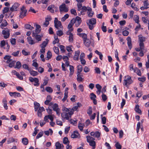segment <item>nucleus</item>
Instances as JSON below:
<instances>
[{
    "label": "nucleus",
    "mask_w": 149,
    "mask_h": 149,
    "mask_svg": "<svg viewBox=\"0 0 149 149\" xmlns=\"http://www.w3.org/2000/svg\"><path fill=\"white\" fill-rule=\"evenodd\" d=\"M39 33H34L33 31L32 36L35 39V41L36 42V43L41 41L42 38L43 37L42 34H38Z\"/></svg>",
    "instance_id": "f257e3e1"
},
{
    "label": "nucleus",
    "mask_w": 149,
    "mask_h": 149,
    "mask_svg": "<svg viewBox=\"0 0 149 149\" xmlns=\"http://www.w3.org/2000/svg\"><path fill=\"white\" fill-rule=\"evenodd\" d=\"M27 12V11L26 7L24 6H22V7L20 8V11L19 15V17L22 19L23 18L26 16Z\"/></svg>",
    "instance_id": "f03ea898"
},
{
    "label": "nucleus",
    "mask_w": 149,
    "mask_h": 149,
    "mask_svg": "<svg viewBox=\"0 0 149 149\" xmlns=\"http://www.w3.org/2000/svg\"><path fill=\"white\" fill-rule=\"evenodd\" d=\"M71 22H72L76 27H78L80 25L81 22V17L78 16H77L75 19L73 18L71 20Z\"/></svg>",
    "instance_id": "7ed1b4c3"
},
{
    "label": "nucleus",
    "mask_w": 149,
    "mask_h": 149,
    "mask_svg": "<svg viewBox=\"0 0 149 149\" xmlns=\"http://www.w3.org/2000/svg\"><path fill=\"white\" fill-rule=\"evenodd\" d=\"M59 11L61 13L62 12L67 13L69 10L68 7H66L65 3H63L59 7Z\"/></svg>",
    "instance_id": "20e7f679"
},
{
    "label": "nucleus",
    "mask_w": 149,
    "mask_h": 149,
    "mask_svg": "<svg viewBox=\"0 0 149 149\" xmlns=\"http://www.w3.org/2000/svg\"><path fill=\"white\" fill-rule=\"evenodd\" d=\"M139 38V46L141 47L144 46L143 42H145L146 40V38L144 37H143L141 34L139 35L138 36Z\"/></svg>",
    "instance_id": "39448f33"
},
{
    "label": "nucleus",
    "mask_w": 149,
    "mask_h": 149,
    "mask_svg": "<svg viewBox=\"0 0 149 149\" xmlns=\"http://www.w3.org/2000/svg\"><path fill=\"white\" fill-rule=\"evenodd\" d=\"M19 6V4L18 3H15L10 8L9 13H10V15L11 13L14 11H16L17 10Z\"/></svg>",
    "instance_id": "423d86ee"
},
{
    "label": "nucleus",
    "mask_w": 149,
    "mask_h": 149,
    "mask_svg": "<svg viewBox=\"0 0 149 149\" xmlns=\"http://www.w3.org/2000/svg\"><path fill=\"white\" fill-rule=\"evenodd\" d=\"M2 34L3 35L5 39H7L9 37L10 33V30L8 28H6L2 31Z\"/></svg>",
    "instance_id": "0eeeda50"
},
{
    "label": "nucleus",
    "mask_w": 149,
    "mask_h": 149,
    "mask_svg": "<svg viewBox=\"0 0 149 149\" xmlns=\"http://www.w3.org/2000/svg\"><path fill=\"white\" fill-rule=\"evenodd\" d=\"M124 84H131L133 82L131 77L129 76H125L124 77Z\"/></svg>",
    "instance_id": "6e6552de"
},
{
    "label": "nucleus",
    "mask_w": 149,
    "mask_h": 149,
    "mask_svg": "<svg viewBox=\"0 0 149 149\" xmlns=\"http://www.w3.org/2000/svg\"><path fill=\"white\" fill-rule=\"evenodd\" d=\"M90 135L91 136L98 138L100 137L101 135V133L99 131H97L95 132H92L90 133Z\"/></svg>",
    "instance_id": "1a4fd4ad"
},
{
    "label": "nucleus",
    "mask_w": 149,
    "mask_h": 149,
    "mask_svg": "<svg viewBox=\"0 0 149 149\" xmlns=\"http://www.w3.org/2000/svg\"><path fill=\"white\" fill-rule=\"evenodd\" d=\"M9 94L10 96L11 97H19L21 96V94L18 92H10L9 93Z\"/></svg>",
    "instance_id": "9d476101"
},
{
    "label": "nucleus",
    "mask_w": 149,
    "mask_h": 149,
    "mask_svg": "<svg viewBox=\"0 0 149 149\" xmlns=\"http://www.w3.org/2000/svg\"><path fill=\"white\" fill-rule=\"evenodd\" d=\"M27 39L29 44L30 45H33L36 43L35 40L33 39L31 36L28 37Z\"/></svg>",
    "instance_id": "9b49d317"
},
{
    "label": "nucleus",
    "mask_w": 149,
    "mask_h": 149,
    "mask_svg": "<svg viewBox=\"0 0 149 149\" xmlns=\"http://www.w3.org/2000/svg\"><path fill=\"white\" fill-rule=\"evenodd\" d=\"M127 44L129 49L130 50L132 48L131 39L130 37L128 36L127 38Z\"/></svg>",
    "instance_id": "f8f14e48"
},
{
    "label": "nucleus",
    "mask_w": 149,
    "mask_h": 149,
    "mask_svg": "<svg viewBox=\"0 0 149 149\" xmlns=\"http://www.w3.org/2000/svg\"><path fill=\"white\" fill-rule=\"evenodd\" d=\"M69 70L70 72L69 73V76L70 77H71L74 73V67L72 65H70Z\"/></svg>",
    "instance_id": "ddd939ff"
},
{
    "label": "nucleus",
    "mask_w": 149,
    "mask_h": 149,
    "mask_svg": "<svg viewBox=\"0 0 149 149\" xmlns=\"http://www.w3.org/2000/svg\"><path fill=\"white\" fill-rule=\"evenodd\" d=\"M84 44L87 47H89L91 45V42L90 40L87 38L83 41Z\"/></svg>",
    "instance_id": "4468645a"
},
{
    "label": "nucleus",
    "mask_w": 149,
    "mask_h": 149,
    "mask_svg": "<svg viewBox=\"0 0 149 149\" xmlns=\"http://www.w3.org/2000/svg\"><path fill=\"white\" fill-rule=\"evenodd\" d=\"M55 146L56 149H62L64 147L63 145L60 144L58 142H57L56 143Z\"/></svg>",
    "instance_id": "2eb2a0df"
},
{
    "label": "nucleus",
    "mask_w": 149,
    "mask_h": 149,
    "mask_svg": "<svg viewBox=\"0 0 149 149\" xmlns=\"http://www.w3.org/2000/svg\"><path fill=\"white\" fill-rule=\"evenodd\" d=\"M61 116L62 118L67 120H69L70 118L68 113L66 112H63L61 113Z\"/></svg>",
    "instance_id": "dca6fc26"
},
{
    "label": "nucleus",
    "mask_w": 149,
    "mask_h": 149,
    "mask_svg": "<svg viewBox=\"0 0 149 149\" xmlns=\"http://www.w3.org/2000/svg\"><path fill=\"white\" fill-rule=\"evenodd\" d=\"M77 35L80 37H82L83 41L87 39V35L85 33H77Z\"/></svg>",
    "instance_id": "f3484780"
},
{
    "label": "nucleus",
    "mask_w": 149,
    "mask_h": 149,
    "mask_svg": "<svg viewBox=\"0 0 149 149\" xmlns=\"http://www.w3.org/2000/svg\"><path fill=\"white\" fill-rule=\"evenodd\" d=\"M29 80L31 82H35L36 84H39V80L38 78H33L32 77H29Z\"/></svg>",
    "instance_id": "a211bd4d"
},
{
    "label": "nucleus",
    "mask_w": 149,
    "mask_h": 149,
    "mask_svg": "<svg viewBox=\"0 0 149 149\" xmlns=\"http://www.w3.org/2000/svg\"><path fill=\"white\" fill-rule=\"evenodd\" d=\"M96 22V19L94 18H92L89 20L88 23L87 22V24H89L92 25H93L94 24H95Z\"/></svg>",
    "instance_id": "6ab92c4d"
},
{
    "label": "nucleus",
    "mask_w": 149,
    "mask_h": 149,
    "mask_svg": "<svg viewBox=\"0 0 149 149\" xmlns=\"http://www.w3.org/2000/svg\"><path fill=\"white\" fill-rule=\"evenodd\" d=\"M79 135V134L77 131H74L73 133L72 134L71 137L72 138H77Z\"/></svg>",
    "instance_id": "aec40b11"
},
{
    "label": "nucleus",
    "mask_w": 149,
    "mask_h": 149,
    "mask_svg": "<svg viewBox=\"0 0 149 149\" xmlns=\"http://www.w3.org/2000/svg\"><path fill=\"white\" fill-rule=\"evenodd\" d=\"M83 70L82 66L81 65H79L77 66V74H81V73Z\"/></svg>",
    "instance_id": "412c9836"
},
{
    "label": "nucleus",
    "mask_w": 149,
    "mask_h": 149,
    "mask_svg": "<svg viewBox=\"0 0 149 149\" xmlns=\"http://www.w3.org/2000/svg\"><path fill=\"white\" fill-rule=\"evenodd\" d=\"M49 40L48 39H45V41H44L40 46L41 48H45L48 43Z\"/></svg>",
    "instance_id": "4be33fe9"
},
{
    "label": "nucleus",
    "mask_w": 149,
    "mask_h": 149,
    "mask_svg": "<svg viewBox=\"0 0 149 149\" xmlns=\"http://www.w3.org/2000/svg\"><path fill=\"white\" fill-rule=\"evenodd\" d=\"M54 26L56 29H60L63 28V26L62 25L61 23V21H59L58 22L56 23V25L54 24Z\"/></svg>",
    "instance_id": "5701e85b"
},
{
    "label": "nucleus",
    "mask_w": 149,
    "mask_h": 149,
    "mask_svg": "<svg viewBox=\"0 0 149 149\" xmlns=\"http://www.w3.org/2000/svg\"><path fill=\"white\" fill-rule=\"evenodd\" d=\"M83 75L82 74H77V80L79 83H80L83 80L82 77Z\"/></svg>",
    "instance_id": "b1692460"
},
{
    "label": "nucleus",
    "mask_w": 149,
    "mask_h": 149,
    "mask_svg": "<svg viewBox=\"0 0 149 149\" xmlns=\"http://www.w3.org/2000/svg\"><path fill=\"white\" fill-rule=\"evenodd\" d=\"M54 5H49L47 8V9L52 13H54Z\"/></svg>",
    "instance_id": "393cba45"
},
{
    "label": "nucleus",
    "mask_w": 149,
    "mask_h": 149,
    "mask_svg": "<svg viewBox=\"0 0 149 149\" xmlns=\"http://www.w3.org/2000/svg\"><path fill=\"white\" fill-rule=\"evenodd\" d=\"M36 29H35V31L34 32V33H39L41 31V28L40 26L38 25L37 24L36 25Z\"/></svg>",
    "instance_id": "a878e982"
},
{
    "label": "nucleus",
    "mask_w": 149,
    "mask_h": 149,
    "mask_svg": "<svg viewBox=\"0 0 149 149\" xmlns=\"http://www.w3.org/2000/svg\"><path fill=\"white\" fill-rule=\"evenodd\" d=\"M22 143L24 145H27L29 143V140L26 138H24L22 139Z\"/></svg>",
    "instance_id": "bb28decb"
},
{
    "label": "nucleus",
    "mask_w": 149,
    "mask_h": 149,
    "mask_svg": "<svg viewBox=\"0 0 149 149\" xmlns=\"http://www.w3.org/2000/svg\"><path fill=\"white\" fill-rule=\"evenodd\" d=\"M14 73L17 76V78L20 80H22L23 79V77L20 75L19 73L17 72L15 70H14Z\"/></svg>",
    "instance_id": "cd10ccee"
},
{
    "label": "nucleus",
    "mask_w": 149,
    "mask_h": 149,
    "mask_svg": "<svg viewBox=\"0 0 149 149\" xmlns=\"http://www.w3.org/2000/svg\"><path fill=\"white\" fill-rule=\"evenodd\" d=\"M86 138L87 139V142H90L92 141H94L95 140V139L90 136H86Z\"/></svg>",
    "instance_id": "c85d7f7f"
},
{
    "label": "nucleus",
    "mask_w": 149,
    "mask_h": 149,
    "mask_svg": "<svg viewBox=\"0 0 149 149\" xmlns=\"http://www.w3.org/2000/svg\"><path fill=\"white\" fill-rule=\"evenodd\" d=\"M81 11H80L81 14L82 15H84L85 14L84 12H86L87 10V8L85 6H83L81 8Z\"/></svg>",
    "instance_id": "c756f323"
},
{
    "label": "nucleus",
    "mask_w": 149,
    "mask_h": 149,
    "mask_svg": "<svg viewBox=\"0 0 149 149\" xmlns=\"http://www.w3.org/2000/svg\"><path fill=\"white\" fill-rule=\"evenodd\" d=\"M7 24L8 23L6 20H3V22L0 25L1 28V29H3V28L4 27L6 26L7 25Z\"/></svg>",
    "instance_id": "7c9ffc66"
},
{
    "label": "nucleus",
    "mask_w": 149,
    "mask_h": 149,
    "mask_svg": "<svg viewBox=\"0 0 149 149\" xmlns=\"http://www.w3.org/2000/svg\"><path fill=\"white\" fill-rule=\"evenodd\" d=\"M139 107V106L138 105H136L134 108V110L136 112L140 113L141 111Z\"/></svg>",
    "instance_id": "2f4dec72"
},
{
    "label": "nucleus",
    "mask_w": 149,
    "mask_h": 149,
    "mask_svg": "<svg viewBox=\"0 0 149 149\" xmlns=\"http://www.w3.org/2000/svg\"><path fill=\"white\" fill-rule=\"evenodd\" d=\"M52 107L53 108V110L54 111H56L57 110H58L59 109L58 108V105L56 103H55L53 104L52 105Z\"/></svg>",
    "instance_id": "473e14b6"
},
{
    "label": "nucleus",
    "mask_w": 149,
    "mask_h": 149,
    "mask_svg": "<svg viewBox=\"0 0 149 149\" xmlns=\"http://www.w3.org/2000/svg\"><path fill=\"white\" fill-rule=\"evenodd\" d=\"M84 126V124L83 123H79L78 125V127L80 131H82Z\"/></svg>",
    "instance_id": "72a5a7b5"
},
{
    "label": "nucleus",
    "mask_w": 149,
    "mask_h": 149,
    "mask_svg": "<svg viewBox=\"0 0 149 149\" xmlns=\"http://www.w3.org/2000/svg\"><path fill=\"white\" fill-rule=\"evenodd\" d=\"M25 27L26 29H28L30 30H32L34 29V28L31 26V25L29 24H26L25 25Z\"/></svg>",
    "instance_id": "f704fd0d"
},
{
    "label": "nucleus",
    "mask_w": 149,
    "mask_h": 149,
    "mask_svg": "<svg viewBox=\"0 0 149 149\" xmlns=\"http://www.w3.org/2000/svg\"><path fill=\"white\" fill-rule=\"evenodd\" d=\"M115 146L116 149H121L122 146L118 142H117L115 144Z\"/></svg>",
    "instance_id": "c9c22d12"
},
{
    "label": "nucleus",
    "mask_w": 149,
    "mask_h": 149,
    "mask_svg": "<svg viewBox=\"0 0 149 149\" xmlns=\"http://www.w3.org/2000/svg\"><path fill=\"white\" fill-rule=\"evenodd\" d=\"M54 52L57 54H59V50L58 47L54 46L53 48Z\"/></svg>",
    "instance_id": "e433bc0d"
},
{
    "label": "nucleus",
    "mask_w": 149,
    "mask_h": 149,
    "mask_svg": "<svg viewBox=\"0 0 149 149\" xmlns=\"http://www.w3.org/2000/svg\"><path fill=\"white\" fill-rule=\"evenodd\" d=\"M134 20L135 21L136 23L137 24H139V16L136 15H135L134 18Z\"/></svg>",
    "instance_id": "4c0bfd02"
},
{
    "label": "nucleus",
    "mask_w": 149,
    "mask_h": 149,
    "mask_svg": "<svg viewBox=\"0 0 149 149\" xmlns=\"http://www.w3.org/2000/svg\"><path fill=\"white\" fill-rule=\"evenodd\" d=\"M21 66L22 64L19 61H18L16 63V65L15 67V68L19 69L21 67Z\"/></svg>",
    "instance_id": "58836bf2"
},
{
    "label": "nucleus",
    "mask_w": 149,
    "mask_h": 149,
    "mask_svg": "<svg viewBox=\"0 0 149 149\" xmlns=\"http://www.w3.org/2000/svg\"><path fill=\"white\" fill-rule=\"evenodd\" d=\"M20 52L19 50H18L17 52H13L11 54V55L17 57L18 56Z\"/></svg>",
    "instance_id": "ea45409f"
},
{
    "label": "nucleus",
    "mask_w": 149,
    "mask_h": 149,
    "mask_svg": "<svg viewBox=\"0 0 149 149\" xmlns=\"http://www.w3.org/2000/svg\"><path fill=\"white\" fill-rule=\"evenodd\" d=\"M69 17V15L68 14H65L61 20L62 22H64L67 19H68Z\"/></svg>",
    "instance_id": "a19ab883"
},
{
    "label": "nucleus",
    "mask_w": 149,
    "mask_h": 149,
    "mask_svg": "<svg viewBox=\"0 0 149 149\" xmlns=\"http://www.w3.org/2000/svg\"><path fill=\"white\" fill-rule=\"evenodd\" d=\"M52 56V54L50 51H48L47 53V57L49 59L51 58Z\"/></svg>",
    "instance_id": "79ce46f5"
},
{
    "label": "nucleus",
    "mask_w": 149,
    "mask_h": 149,
    "mask_svg": "<svg viewBox=\"0 0 149 149\" xmlns=\"http://www.w3.org/2000/svg\"><path fill=\"white\" fill-rule=\"evenodd\" d=\"M45 90L47 92L49 93H52L53 92V90L52 88L50 87H47L45 89Z\"/></svg>",
    "instance_id": "37998d69"
},
{
    "label": "nucleus",
    "mask_w": 149,
    "mask_h": 149,
    "mask_svg": "<svg viewBox=\"0 0 149 149\" xmlns=\"http://www.w3.org/2000/svg\"><path fill=\"white\" fill-rule=\"evenodd\" d=\"M131 6L134 10L137 11L139 10V9L136 7V6L134 3H132L131 4Z\"/></svg>",
    "instance_id": "c03bdc74"
},
{
    "label": "nucleus",
    "mask_w": 149,
    "mask_h": 149,
    "mask_svg": "<svg viewBox=\"0 0 149 149\" xmlns=\"http://www.w3.org/2000/svg\"><path fill=\"white\" fill-rule=\"evenodd\" d=\"M68 143H69L68 138L67 137H64L63 139V143L64 144H66Z\"/></svg>",
    "instance_id": "a18cd8bd"
},
{
    "label": "nucleus",
    "mask_w": 149,
    "mask_h": 149,
    "mask_svg": "<svg viewBox=\"0 0 149 149\" xmlns=\"http://www.w3.org/2000/svg\"><path fill=\"white\" fill-rule=\"evenodd\" d=\"M9 10H9V8L7 7H5L3 9V11H2L3 13V14H4L5 13H6L8 12H9Z\"/></svg>",
    "instance_id": "49530a36"
},
{
    "label": "nucleus",
    "mask_w": 149,
    "mask_h": 149,
    "mask_svg": "<svg viewBox=\"0 0 149 149\" xmlns=\"http://www.w3.org/2000/svg\"><path fill=\"white\" fill-rule=\"evenodd\" d=\"M30 74L33 76H36L38 74V73L37 72L33 70L30 71Z\"/></svg>",
    "instance_id": "de8ad7c7"
},
{
    "label": "nucleus",
    "mask_w": 149,
    "mask_h": 149,
    "mask_svg": "<svg viewBox=\"0 0 149 149\" xmlns=\"http://www.w3.org/2000/svg\"><path fill=\"white\" fill-rule=\"evenodd\" d=\"M56 34L59 36H61L63 34V31L61 30H58L56 32Z\"/></svg>",
    "instance_id": "09e8293b"
},
{
    "label": "nucleus",
    "mask_w": 149,
    "mask_h": 149,
    "mask_svg": "<svg viewBox=\"0 0 149 149\" xmlns=\"http://www.w3.org/2000/svg\"><path fill=\"white\" fill-rule=\"evenodd\" d=\"M43 131L39 132L36 136V139H38L42 137L43 135Z\"/></svg>",
    "instance_id": "8fccbe9b"
},
{
    "label": "nucleus",
    "mask_w": 149,
    "mask_h": 149,
    "mask_svg": "<svg viewBox=\"0 0 149 149\" xmlns=\"http://www.w3.org/2000/svg\"><path fill=\"white\" fill-rule=\"evenodd\" d=\"M67 113L70 116V117L71 118L72 115H73L74 113V111L72 110V109H70L69 110V111Z\"/></svg>",
    "instance_id": "3c124183"
},
{
    "label": "nucleus",
    "mask_w": 149,
    "mask_h": 149,
    "mask_svg": "<svg viewBox=\"0 0 149 149\" xmlns=\"http://www.w3.org/2000/svg\"><path fill=\"white\" fill-rule=\"evenodd\" d=\"M77 6L78 8V10L80 11L81 10V8L83 7L82 3H77Z\"/></svg>",
    "instance_id": "603ef678"
},
{
    "label": "nucleus",
    "mask_w": 149,
    "mask_h": 149,
    "mask_svg": "<svg viewBox=\"0 0 149 149\" xmlns=\"http://www.w3.org/2000/svg\"><path fill=\"white\" fill-rule=\"evenodd\" d=\"M140 126H141V123L140 122H139L137 125V127H136V132L137 133H138L139 132V130L140 127Z\"/></svg>",
    "instance_id": "864d4df0"
},
{
    "label": "nucleus",
    "mask_w": 149,
    "mask_h": 149,
    "mask_svg": "<svg viewBox=\"0 0 149 149\" xmlns=\"http://www.w3.org/2000/svg\"><path fill=\"white\" fill-rule=\"evenodd\" d=\"M59 48L62 53H63L65 52V47L63 45H60L59 46Z\"/></svg>",
    "instance_id": "5fc2aeb1"
},
{
    "label": "nucleus",
    "mask_w": 149,
    "mask_h": 149,
    "mask_svg": "<svg viewBox=\"0 0 149 149\" xmlns=\"http://www.w3.org/2000/svg\"><path fill=\"white\" fill-rule=\"evenodd\" d=\"M9 140V141H8L9 143L13 142L15 141L16 142H17V139H16L15 140V139L13 138V137L10 138Z\"/></svg>",
    "instance_id": "6e6d98bb"
},
{
    "label": "nucleus",
    "mask_w": 149,
    "mask_h": 149,
    "mask_svg": "<svg viewBox=\"0 0 149 149\" xmlns=\"http://www.w3.org/2000/svg\"><path fill=\"white\" fill-rule=\"evenodd\" d=\"M16 39L15 38H12L10 39V42L13 45H15L16 44Z\"/></svg>",
    "instance_id": "4d7b16f0"
},
{
    "label": "nucleus",
    "mask_w": 149,
    "mask_h": 149,
    "mask_svg": "<svg viewBox=\"0 0 149 149\" xmlns=\"http://www.w3.org/2000/svg\"><path fill=\"white\" fill-rule=\"evenodd\" d=\"M22 53L23 55L25 56L29 55L30 54V53L29 52H27L24 49L22 50Z\"/></svg>",
    "instance_id": "13d9d810"
},
{
    "label": "nucleus",
    "mask_w": 149,
    "mask_h": 149,
    "mask_svg": "<svg viewBox=\"0 0 149 149\" xmlns=\"http://www.w3.org/2000/svg\"><path fill=\"white\" fill-rule=\"evenodd\" d=\"M96 97V96L93 93H91L90 94V98L91 100L95 99Z\"/></svg>",
    "instance_id": "bf43d9fd"
},
{
    "label": "nucleus",
    "mask_w": 149,
    "mask_h": 149,
    "mask_svg": "<svg viewBox=\"0 0 149 149\" xmlns=\"http://www.w3.org/2000/svg\"><path fill=\"white\" fill-rule=\"evenodd\" d=\"M71 13L74 16H76L77 15V13L76 11V10L74 9H71L70 10Z\"/></svg>",
    "instance_id": "052dcab7"
},
{
    "label": "nucleus",
    "mask_w": 149,
    "mask_h": 149,
    "mask_svg": "<svg viewBox=\"0 0 149 149\" xmlns=\"http://www.w3.org/2000/svg\"><path fill=\"white\" fill-rule=\"evenodd\" d=\"M22 68H23L25 69L26 70H27L28 71H29L30 70L29 68L28 65H27L26 64H23L22 65Z\"/></svg>",
    "instance_id": "680f3d73"
},
{
    "label": "nucleus",
    "mask_w": 149,
    "mask_h": 149,
    "mask_svg": "<svg viewBox=\"0 0 149 149\" xmlns=\"http://www.w3.org/2000/svg\"><path fill=\"white\" fill-rule=\"evenodd\" d=\"M88 143H89V145L90 146H96V142L94 141H90Z\"/></svg>",
    "instance_id": "e2e57ef3"
},
{
    "label": "nucleus",
    "mask_w": 149,
    "mask_h": 149,
    "mask_svg": "<svg viewBox=\"0 0 149 149\" xmlns=\"http://www.w3.org/2000/svg\"><path fill=\"white\" fill-rule=\"evenodd\" d=\"M6 45L5 41L4 40H3L1 42L0 46L1 48H3Z\"/></svg>",
    "instance_id": "0e129e2a"
},
{
    "label": "nucleus",
    "mask_w": 149,
    "mask_h": 149,
    "mask_svg": "<svg viewBox=\"0 0 149 149\" xmlns=\"http://www.w3.org/2000/svg\"><path fill=\"white\" fill-rule=\"evenodd\" d=\"M15 61H12L11 62L9 63V66L10 68H12L14 66V65L15 64Z\"/></svg>",
    "instance_id": "69168bd1"
},
{
    "label": "nucleus",
    "mask_w": 149,
    "mask_h": 149,
    "mask_svg": "<svg viewBox=\"0 0 149 149\" xmlns=\"http://www.w3.org/2000/svg\"><path fill=\"white\" fill-rule=\"evenodd\" d=\"M102 123L103 124H105L106 122V118L104 116L102 117L101 118Z\"/></svg>",
    "instance_id": "338daca9"
},
{
    "label": "nucleus",
    "mask_w": 149,
    "mask_h": 149,
    "mask_svg": "<svg viewBox=\"0 0 149 149\" xmlns=\"http://www.w3.org/2000/svg\"><path fill=\"white\" fill-rule=\"evenodd\" d=\"M87 13L88 14V16L90 17H92L93 15H94V13L93 11H91L90 12H87Z\"/></svg>",
    "instance_id": "774afa93"
}]
</instances>
